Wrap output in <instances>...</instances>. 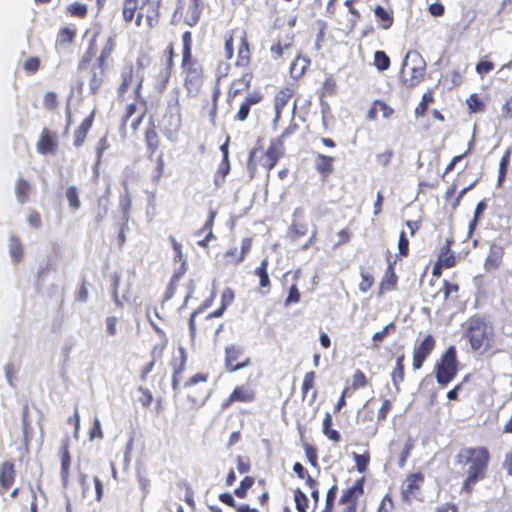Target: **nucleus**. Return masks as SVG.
Instances as JSON below:
<instances>
[{
  "label": "nucleus",
  "mask_w": 512,
  "mask_h": 512,
  "mask_svg": "<svg viewBox=\"0 0 512 512\" xmlns=\"http://www.w3.org/2000/svg\"><path fill=\"white\" fill-rule=\"evenodd\" d=\"M293 38L292 35H286L284 39L279 38L270 48L273 57L281 58L284 52L292 47Z\"/></svg>",
  "instance_id": "nucleus-45"
},
{
  "label": "nucleus",
  "mask_w": 512,
  "mask_h": 512,
  "mask_svg": "<svg viewBox=\"0 0 512 512\" xmlns=\"http://www.w3.org/2000/svg\"><path fill=\"white\" fill-rule=\"evenodd\" d=\"M425 480L424 474L415 472L408 474L401 486V495L404 501H411L420 492Z\"/></svg>",
  "instance_id": "nucleus-14"
},
{
  "label": "nucleus",
  "mask_w": 512,
  "mask_h": 512,
  "mask_svg": "<svg viewBox=\"0 0 512 512\" xmlns=\"http://www.w3.org/2000/svg\"><path fill=\"white\" fill-rule=\"evenodd\" d=\"M454 245V239L452 237L447 238L445 243L440 249L438 254L437 262L440 263L445 269L452 268L457 264V258L455 253L452 251Z\"/></svg>",
  "instance_id": "nucleus-27"
},
{
  "label": "nucleus",
  "mask_w": 512,
  "mask_h": 512,
  "mask_svg": "<svg viewBox=\"0 0 512 512\" xmlns=\"http://www.w3.org/2000/svg\"><path fill=\"white\" fill-rule=\"evenodd\" d=\"M94 117H95V111L92 110L91 113L86 118H84L81 121V123L79 124V126L75 129V131L73 133L74 147L78 148L84 144V142L87 138V135L93 125Z\"/></svg>",
  "instance_id": "nucleus-24"
},
{
  "label": "nucleus",
  "mask_w": 512,
  "mask_h": 512,
  "mask_svg": "<svg viewBox=\"0 0 512 512\" xmlns=\"http://www.w3.org/2000/svg\"><path fill=\"white\" fill-rule=\"evenodd\" d=\"M134 67L132 64L126 66L120 74V84L117 87V96L120 100L125 99V95L134 81Z\"/></svg>",
  "instance_id": "nucleus-35"
},
{
  "label": "nucleus",
  "mask_w": 512,
  "mask_h": 512,
  "mask_svg": "<svg viewBox=\"0 0 512 512\" xmlns=\"http://www.w3.org/2000/svg\"><path fill=\"white\" fill-rule=\"evenodd\" d=\"M415 441L411 436H408L402 451L397 456V463L399 467H404L407 459L409 458L412 449L414 448Z\"/></svg>",
  "instance_id": "nucleus-57"
},
{
  "label": "nucleus",
  "mask_w": 512,
  "mask_h": 512,
  "mask_svg": "<svg viewBox=\"0 0 512 512\" xmlns=\"http://www.w3.org/2000/svg\"><path fill=\"white\" fill-rule=\"evenodd\" d=\"M142 9V0H122L121 16L126 24L136 22L137 16L140 15Z\"/></svg>",
  "instance_id": "nucleus-26"
},
{
  "label": "nucleus",
  "mask_w": 512,
  "mask_h": 512,
  "mask_svg": "<svg viewBox=\"0 0 512 512\" xmlns=\"http://www.w3.org/2000/svg\"><path fill=\"white\" fill-rule=\"evenodd\" d=\"M10 256L16 263H19L24 254L23 245L20 239L16 236H12L10 238V246H9Z\"/></svg>",
  "instance_id": "nucleus-51"
},
{
  "label": "nucleus",
  "mask_w": 512,
  "mask_h": 512,
  "mask_svg": "<svg viewBox=\"0 0 512 512\" xmlns=\"http://www.w3.org/2000/svg\"><path fill=\"white\" fill-rule=\"evenodd\" d=\"M510 158H511V149H507L505 151V153L503 154V156L500 160V163H499L498 180H497L498 187H502V185L506 179L507 170H508V166L510 163Z\"/></svg>",
  "instance_id": "nucleus-49"
},
{
  "label": "nucleus",
  "mask_w": 512,
  "mask_h": 512,
  "mask_svg": "<svg viewBox=\"0 0 512 512\" xmlns=\"http://www.w3.org/2000/svg\"><path fill=\"white\" fill-rule=\"evenodd\" d=\"M404 361H405L404 353L397 356L395 367L391 373V380H392V383L397 391L400 390V384L404 381V377H405Z\"/></svg>",
  "instance_id": "nucleus-43"
},
{
  "label": "nucleus",
  "mask_w": 512,
  "mask_h": 512,
  "mask_svg": "<svg viewBox=\"0 0 512 512\" xmlns=\"http://www.w3.org/2000/svg\"><path fill=\"white\" fill-rule=\"evenodd\" d=\"M120 280L121 275L118 272H114L110 277L112 298L117 307H122L123 305L119 296Z\"/></svg>",
  "instance_id": "nucleus-59"
},
{
  "label": "nucleus",
  "mask_w": 512,
  "mask_h": 512,
  "mask_svg": "<svg viewBox=\"0 0 512 512\" xmlns=\"http://www.w3.org/2000/svg\"><path fill=\"white\" fill-rule=\"evenodd\" d=\"M182 117L179 109L168 110L163 117V133L170 141H174L181 129Z\"/></svg>",
  "instance_id": "nucleus-17"
},
{
  "label": "nucleus",
  "mask_w": 512,
  "mask_h": 512,
  "mask_svg": "<svg viewBox=\"0 0 512 512\" xmlns=\"http://www.w3.org/2000/svg\"><path fill=\"white\" fill-rule=\"evenodd\" d=\"M374 14L381 29L388 30L393 26L394 12L391 8L386 9L381 5H377L374 8Z\"/></svg>",
  "instance_id": "nucleus-39"
},
{
  "label": "nucleus",
  "mask_w": 512,
  "mask_h": 512,
  "mask_svg": "<svg viewBox=\"0 0 512 512\" xmlns=\"http://www.w3.org/2000/svg\"><path fill=\"white\" fill-rule=\"evenodd\" d=\"M60 461H61V479L64 486L69 482L70 477V466L71 456L69 452V439H64L61 443L60 450Z\"/></svg>",
  "instance_id": "nucleus-30"
},
{
  "label": "nucleus",
  "mask_w": 512,
  "mask_h": 512,
  "mask_svg": "<svg viewBox=\"0 0 512 512\" xmlns=\"http://www.w3.org/2000/svg\"><path fill=\"white\" fill-rule=\"evenodd\" d=\"M202 11V0H189L186 5L179 1L173 13V19L179 17L185 25L194 27L200 21Z\"/></svg>",
  "instance_id": "nucleus-7"
},
{
  "label": "nucleus",
  "mask_w": 512,
  "mask_h": 512,
  "mask_svg": "<svg viewBox=\"0 0 512 512\" xmlns=\"http://www.w3.org/2000/svg\"><path fill=\"white\" fill-rule=\"evenodd\" d=\"M230 171V164L228 158V150H225L223 159L219 165L218 171L215 177V185L220 186L224 181L225 177L228 175Z\"/></svg>",
  "instance_id": "nucleus-54"
},
{
  "label": "nucleus",
  "mask_w": 512,
  "mask_h": 512,
  "mask_svg": "<svg viewBox=\"0 0 512 512\" xmlns=\"http://www.w3.org/2000/svg\"><path fill=\"white\" fill-rule=\"evenodd\" d=\"M144 141L148 153V157L152 158L156 151L159 149L161 140L157 132L156 126L151 121L144 131Z\"/></svg>",
  "instance_id": "nucleus-28"
},
{
  "label": "nucleus",
  "mask_w": 512,
  "mask_h": 512,
  "mask_svg": "<svg viewBox=\"0 0 512 512\" xmlns=\"http://www.w3.org/2000/svg\"><path fill=\"white\" fill-rule=\"evenodd\" d=\"M187 354L183 347L178 348V355L171 359L172 367L171 386L174 392L180 390V383L183 379V373L186 370Z\"/></svg>",
  "instance_id": "nucleus-13"
},
{
  "label": "nucleus",
  "mask_w": 512,
  "mask_h": 512,
  "mask_svg": "<svg viewBox=\"0 0 512 512\" xmlns=\"http://www.w3.org/2000/svg\"><path fill=\"white\" fill-rule=\"evenodd\" d=\"M435 101L432 90H428L422 96L420 103L416 106L414 113L417 117H422L427 113L429 104Z\"/></svg>",
  "instance_id": "nucleus-50"
},
{
  "label": "nucleus",
  "mask_w": 512,
  "mask_h": 512,
  "mask_svg": "<svg viewBox=\"0 0 512 512\" xmlns=\"http://www.w3.org/2000/svg\"><path fill=\"white\" fill-rule=\"evenodd\" d=\"M368 383H369V381H368V378L366 377L365 373L362 370L357 369L353 373L352 384H351L350 389L355 391V390L366 387L368 385Z\"/></svg>",
  "instance_id": "nucleus-63"
},
{
  "label": "nucleus",
  "mask_w": 512,
  "mask_h": 512,
  "mask_svg": "<svg viewBox=\"0 0 512 512\" xmlns=\"http://www.w3.org/2000/svg\"><path fill=\"white\" fill-rule=\"evenodd\" d=\"M310 61L304 57H297L291 65V74L295 78L301 77L308 68Z\"/></svg>",
  "instance_id": "nucleus-55"
},
{
  "label": "nucleus",
  "mask_w": 512,
  "mask_h": 512,
  "mask_svg": "<svg viewBox=\"0 0 512 512\" xmlns=\"http://www.w3.org/2000/svg\"><path fill=\"white\" fill-rule=\"evenodd\" d=\"M76 35L77 29L73 25L61 27L57 33L56 46L64 47L72 44Z\"/></svg>",
  "instance_id": "nucleus-41"
},
{
  "label": "nucleus",
  "mask_w": 512,
  "mask_h": 512,
  "mask_svg": "<svg viewBox=\"0 0 512 512\" xmlns=\"http://www.w3.org/2000/svg\"><path fill=\"white\" fill-rule=\"evenodd\" d=\"M378 111L382 113L383 118H390L394 114V109L383 100H374L369 108L366 118L375 121L378 118Z\"/></svg>",
  "instance_id": "nucleus-36"
},
{
  "label": "nucleus",
  "mask_w": 512,
  "mask_h": 512,
  "mask_svg": "<svg viewBox=\"0 0 512 512\" xmlns=\"http://www.w3.org/2000/svg\"><path fill=\"white\" fill-rule=\"evenodd\" d=\"M294 501L298 512H307L309 500L299 488L294 490Z\"/></svg>",
  "instance_id": "nucleus-64"
},
{
  "label": "nucleus",
  "mask_w": 512,
  "mask_h": 512,
  "mask_svg": "<svg viewBox=\"0 0 512 512\" xmlns=\"http://www.w3.org/2000/svg\"><path fill=\"white\" fill-rule=\"evenodd\" d=\"M252 62V45L246 31H242L239 37V44L236 51V60L234 66L246 69Z\"/></svg>",
  "instance_id": "nucleus-15"
},
{
  "label": "nucleus",
  "mask_w": 512,
  "mask_h": 512,
  "mask_svg": "<svg viewBox=\"0 0 512 512\" xmlns=\"http://www.w3.org/2000/svg\"><path fill=\"white\" fill-rule=\"evenodd\" d=\"M335 158L329 155L318 153L315 157V169L322 179H327L334 171Z\"/></svg>",
  "instance_id": "nucleus-33"
},
{
  "label": "nucleus",
  "mask_w": 512,
  "mask_h": 512,
  "mask_svg": "<svg viewBox=\"0 0 512 512\" xmlns=\"http://www.w3.org/2000/svg\"><path fill=\"white\" fill-rule=\"evenodd\" d=\"M252 79L253 73L251 71L244 72L239 78L234 79L227 91V102L231 104L233 99L248 91L251 87Z\"/></svg>",
  "instance_id": "nucleus-19"
},
{
  "label": "nucleus",
  "mask_w": 512,
  "mask_h": 512,
  "mask_svg": "<svg viewBox=\"0 0 512 512\" xmlns=\"http://www.w3.org/2000/svg\"><path fill=\"white\" fill-rule=\"evenodd\" d=\"M285 152L284 144L281 143V139H272L270 141L269 147L264 153V161L262 166L270 172L280 158L283 157Z\"/></svg>",
  "instance_id": "nucleus-18"
},
{
  "label": "nucleus",
  "mask_w": 512,
  "mask_h": 512,
  "mask_svg": "<svg viewBox=\"0 0 512 512\" xmlns=\"http://www.w3.org/2000/svg\"><path fill=\"white\" fill-rule=\"evenodd\" d=\"M268 267L269 259L268 257H266L262 259L260 265L257 266L253 271V274L259 279V291L263 294L268 293L271 289V281L268 274Z\"/></svg>",
  "instance_id": "nucleus-32"
},
{
  "label": "nucleus",
  "mask_w": 512,
  "mask_h": 512,
  "mask_svg": "<svg viewBox=\"0 0 512 512\" xmlns=\"http://www.w3.org/2000/svg\"><path fill=\"white\" fill-rule=\"evenodd\" d=\"M98 36V33H95L90 40L89 46L84 53V55L81 57V59L78 62L77 70L79 72L87 71L92 65L91 61L93 57L95 56L96 52V38Z\"/></svg>",
  "instance_id": "nucleus-40"
},
{
  "label": "nucleus",
  "mask_w": 512,
  "mask_h": 512,
  "mask_svg": "<svg viewBox=\"0 0 512 512\" xmlns=\"http://www.w3.org/2000/svg\"><path fill=\"white\" fill-rule=\"evenodd\" d=\"M150 323H151L152 327L155 329V331L158 334H160V336H161V341L159 343L155 344L151 349L152 360L157 361L162 358L164 350L166 349L168 340H167L166 335L163 330H161L151 320H150Z\"/></svg>",
  "instance_id": "nucleus-44"
},
{
  "label": "nucleus",
  "mask_w": 512,
  "mask_h": 512,
  "mask_svg": "<svg viewBox=\"0 0 512 512\" xmlns=\"http://www.w3.org/2000/svg\"><path fill=\"white\" fill-rule=\"evenodd\" d=\"M262 150V145H261V140L259 139L256 143V146L253 147L251 150H250V153H249V157H248V161H247V168L249 170V173H250V177L251 178H254L255 175H256V172H257V163L255 161V157L257 155L258 152H260Z\"/></svg>",
  "instance_id": "nucleus-58"
},
{
  "label": "nucleus",
  "mask_w": 512,
  "mask_h": 512,
  "mask_svg": "<svg viewBox=\"0 0 512 512\" xmlns=\"http://www.w3.org/2000/svg\"><path fill=\"white\" fill-rule=\"evenodd\" d=\"M30 192H31L30 183L23 178H19L15 184V194H16L17 200L21 204L26 203L28 201Z\"/></svg>",
  "instance_id": "nucleus-48"
},
{
  "label": "nucleus",
  "mask_w": 512,
  "mask_h": 512,
  "mask_svg": "<svg viewBox=\"0 0 512 512\" xmlns=\"http://www.w3.org/2000/svg\"><path fill=\"white\" fill-rule=\"evenodd\" d=\"M405 67H407V63H404L403 69H402V82L407 87H415L418 84H420L425 75V65L422 64L420 66H414L408 69L406 72Z\"/></svg>",
  "instance_id": "nucleus-25"
},
{
  "label": "nucleus",
  "mask_w": 512,
  "mask_h": 512,
  "mask_svg": "<svg viewBox=\"0 0 512 512\" xmlns=\"http://www.w3.org/2000/svg\"><path fill=\"white\" fill-rule=\"evenodd\" d=\"M106 67L107 65L96 61V63L92 64V66L87 70L88 86L91 94H97L103 85L106 76Z\"/></svg>",
  "instance_id": "nucleus-20"
},
{
  "label": "nucleus",
  "mask_w": 512,
  "mask_h": 512,
  "mask_svg": "<svg viewBox=\"0 0 512 512\" xmlns=\"http://www.w3.org/2000/svg\"><path fill=\"white\" fill-rule=\"evenodd\" d=\"M253 245V238L252 237H245L241 241V249L238 250L237 247H233L228 249L224 257L227 259V262L238 265L242 263L247 255L250 253Z\"/></svg>",
  "instance_id": "nucleus-21"
},
{
  "label": "nucleus",
  "mask_w": 512,
  "mask_h": 512,
  "mask_svg": "<svg viewBox=\"0 0 512 512\" xmlns=\"http://www.w3.org/2000/svg\"><path fill=\"white\" fill-rule=\"evenodd\" d=\"M391 61L386 52L378 50L374 54V65L379 71H385L390 67Z\"/></svg>",
  "instance_id": "nucleus-62"
},
{
  "label": "nucleus",
  "mask_w": 512,
  "mask_h": 512,
  "mask_svg": "<svg viewBox=\"0 0 512 512\" xmlns=\"http://www.w3.org/2000/svg\"><path fill=\"white\" fill-rule=\"evenodd\" d=\"M116 48V37L114 35L109 36L100 51L97 61L101 64L107 65L108 61Z\"/></svg>",
  "instance_id": "nucleus-47"
},
{
  "label": "nucleus",
  "mask_w": 512,
  "mask_h": 512,
  "mask_svg": "<svg viewBox=\"0 0 512 512\" xmlns=\"http://www.w3.org/2000/svg\"><path fill=\"white\" fill-rule=\"evenodd\" d=\"M470 113H481L485 111L486 105L478 94H471L466 100Z\"/></svg>",
  "instance_id": "nucleus-56"
},
{
  "label": "nucleus",
  "mask_w": 512,
  "mask_h": 512,
  "mask_svg": "<svg viewBox=\"0 0 512 512\" xmlns=\"http://www.w3.org/2000/svg\"><path fill=\"white\" fill-rule=\"evenodd\" d=\"M142 84H143V79L141 78L138 81L136 87L134 88L135 99L139 101L140 106H141L140 113L134 119H132V121L130 123V127L134 132H136L139 129V127L146 115L147 101L141 94Z\"/></svg>",
  "instance_id": "nucleus-34"
},
{
  "label": "nucleus",
  "mask_w": 512,
  "mask_h": 512,
  "mask_svg": "<svg viewBox=\"0 0 512 512\" xmlns=\"http://www.w3.org/2000/svg\"><path fill=\"white\" fill-rule=\"evenodd\" d=\"M364 493V478L354 482L351 487L345 489L339 499V502H352L358 504L359 497Z\"/></svg>",
  "instance_id": "nucleus-38"
},
{
  "label": "nucleus",
  "mask_w": 512,
  "mask_h": 512,
  "mask_svg": "<svg viewBox=\"0 0 512 512\" xmlns=\"http://www.w3.org/2000/svg\"><path fill=\"white\" fill-rule=\"evenodd\" d=\"M255 480L251 476H246L241 480L240 485L234 490V495L240 499L247 497L249 489L253 486Z\"/></svg>",
  "instance_id": "nucleus-61"
},
{
  "label": "nucleus",
  "mask_w": 512,
  "mask_h": 512,
  "mask_svg": "<svg viewBox=\"0 0 512 512\" xmlns=\"http://www.w3.org/2000/svg\"><path fill=\"white\" fill-rule=\"evenodd\" d=\"M457 349L455 346H449L435 363L434 373L437 383L441 387H446L458 373Z\"/></svg>",
  "instance_id": "nucleus-4"
},
{
  "label": "nucleus",
  "mask_w": 512,
  "mask_h": 512,
  "mask_svg": "<svg viewBox=\"0 0 512 512\" xmlns=\"http://www.w3.org/2000/svg\"><path fill=\"white\" fill-rule=\"evenodd\" d=\"M66 12L71 17L84 19L88 15V6L84 3L73 2L67 6Z\"/></svg>",
  "instance_id": "nucleus-53"
},
{
  "label": "nucleus",
  "mask_w": 512,
  "mask_h": 512,
  "mask_svg": "<svg viewBox=\"0 0 512 512\" xmlns=\"http://www.w3.org/2000/svg\"><path fill=\"white\" fill-rule=\"evenodd\" d=\"M332 425V415L329 412H326L322 422V432L329 440L338 443L341 440V435L337 430L332 428Z\"/></svg>",
  "instance_id": "nucleus-46"
},
{
  "label": "nucleus",
  "mask_w": 512,
  "mask_h": 512,
  "mask_svg": "<svg viewBox=\"0 0 512 512\" xmlns=\"http://www.w3.org/2000/svg\"><path fill=\"white\" fill-rule=\"evenodd\" d=\"M183 86L188 96L196 97L200 94L205 80L204 67L181 70Z\"/></svg>",
  "instance_id": "nucleus-10"
},
{
  "label": "nucleus",
  "mask_w": 512,
  "mask_h": 512,
  "mask_svg": "<svg viewBox=\"0 0 512 512\" xmlns=\"http://www.w3.org/2000/svg\"><path fill=\"white\" fill-rule=\"evenodd\" d=\"M182 49L180 70L204 67L200 60L193 53L192 32L187 30L181 35Z\"/></svg>",
  "instance_id": "nucleus-9"
},
{
  "label": "nucleus",
  "mask_w": 512,
  "mask_h": 512,
  "mask_svg": "<svg viewBox=\"0 0 512 512\" xmlns=\"http://www.w3.org/2000/svg\"><path fill=\"white\" fill-rule=\"evenodd\" d=\"M161 5L162 0H142V9L137 16L135 26L140 27L144 23L149 29L156 27L161 17Z\"/></svg>",
  "instance_id": "nucleus-8"
},
{
  "label": "nucleus",
  "mask_w": 512,
  "mask_h": 512,
  "mask_svg": "<svg viewBox=\"0 0 512 512\" xmlns=\"http://www.w3.org/2000/svg\"><path fill=\"white\" fill-rule=\"evenodd\" d=\"M58 146L59 141L57 133L44 127L36 143L37 152L42 155L55 154L58 150Z\"/></svg>",
  "instance_id": "nucleus-16"
},
{
  "label": "nucleus",
  "mask_w": 512,
  "mask_h": 512,
  "mask_svg": "<svg viewBox=\"0 0 512 512\" xmlns=\"http://www.w3.org/2000/svg\"><path fill=\"white\" fill-rule=\"evenodd\" d=\"M257 398V392L252 385L245 383L237 385L230 395L221 403L222 409H228L234 403H252Z\"/></svg>",
  "instance_id": "nucleus-11"
},
{
  "label": "nucleus",
  "mask_w": 512,
  "mask_h": 512,
  "mask_svg": "<svg viewBox=\"0 0 512 512\" xmlns=\"http://www.w3.org/2000/svg\"><path fill=\"white\" fill-rule=\"evenodd\" d=\"M263 98L264 96L260 91H253L248 93L241 102L239 109L234 116V119L240 122L247 120L251 107L262 102Z\"/></svg>",
  "instance_id": "nucleus-22"
},
{
  "label": "nucleus",
  "mask_w": 512,
  "mask_h": 512,
  "mask_svg": "<svg viewBox=\"0 0 512 512\" xmlns=\"http://www.w3.org/2000/svg\"><path fill=\"white\" fill-rule=\"evenodd\" d=\"M15 481V468L11 461L0 465V494L7 492Z\"/></svg>",
  "instance_id": "nucleus-29"
},
{
  "label": "nucleus",
  "mask_w": 512,
  "mask_h": 512,
  "mask_svg": "<svg viewBox=\"0 0 512 512\" xmlns=\"http://www.w3.org/2000/svg\"><path fill=\"white\" fill-rule=\"evenodd\" d=\"M491 455L485 446L463 447L455 456V464L460 466L466 477L461 490L471 494L475 485L486 478Z\"/></svg>",
  "instance_id": "nucleus-1"
},
{
  "label": "nucleus",
  "mask_w": 512,
  "mask_h": 512,
  "mask_svg": "<svg viewBox=\"0 0 512 512\" xmlns=\"http://www.w3.org/2000/svg\"><path fill=\"white\" fill-rule=\"evenodd\" d=\"M370 453L366 451L363 454L353 452V459L355 461L356 469L359 473H364L368 469L370 463Z\"/></svg>",
  "instance_id": "nucleus-60"
},
{
  "label": "nucleus",
  "mask_w": 512,
  "mask_h": 512,
  "mask_svg": "<svg viewBox=\"0 0 512 512\" xmlns=\"http://www.w3.org/2000/svg\"><path fill=\"white\" fill-rule=\"evenodd\" d=\"M398 277L394 270L393 263H390L385 271V274L379 284V295L386 292L393 291L397 288Z\"/></svg>",
  "instance_id": "nucleus-37"
},
{
  "label": "nucleus",
  "mask_w": 512,
  "mask_h": 512,
  "mask_svg": "<svg viewBox=\"0 0 512 512\" xmlns=\"http://www.w3.org/2000/svg\"><path fill=\"white\" fill-rule=\"evenodd\" d=\"M109 142L107 136H103L99 139L96 145V161L94 163V171L98 174V169L102 164L104 152L109 148Z\"/></svg>",
  "instance_id": "nucleus-52"
},
{
  "label": "nucleus",
  "mask_w": 512,
  "mask_h": 512,
  "mask_svg": "<svg viewBox=\"0 0 512 512\" xmlns=\"http://www.w3.org/2000/svg\"><path fill=\"white\" fill-rule=\"evenodd\" d=\"M463 338L475 352H487L494 345V327L485 316L473 315L466 321Z\"/></svg>",
  "instance_id": "nucleus-2"
},
{
  "label": "nucleus",
  "mask_w": 512,
  "mask_h": 512,
  "mask_svg": "<svg viewBox=\"0 0 512 512\" xmlns=\"http://www.w3.org/2000/svg\"><path fill=\"white\" fill-rule=\"evenodd\" d=\"M503 256L504 248L500 245L492 244L484 262L485 270L487 272L497 270L502 264Z\"/></svg>",
  "instance_id": "nucleus-31"
},
{
  "label": "nucleus",
  "mask_w": 512,
  "mask_h": 512,
  "mask_svg": "<svg viewBox=\"0 0 512 512\" xmlns=\"http://www.w3.org/2000/svg\"><path fill=\"white\" fill-rule=\"evenodd\" d=\"M209 373L198 372L188 378L182 385L180 390L192 408L203 406L211 395V389L208 384Z\"/></svg>",
  "instance_id": "nucleus-3"
},
{
  "label": "nucleus",
  "mask_w": 512,
  "mask_h": 512,
  "mask_svg": "<svg viewBox=\"0 0 512 512\" xmlns=\"http://www.w3.org/2000/svg\"><path fill=\"white\" fill-rule=\"evenodd\" d=\"M224 365L226 371L232 373L251 365V358L245 354L243 346L230 344L225 347Z\"/></svg>",
  "instance_id": "nucleus-6"
},
{
  "label": "nucleus",
  "mask_w": 512,
  "mask_h": 512,
  "mask_svg": "<svg viewBox=\"0 0 512 512\" xmlns=\"http://www.w3.org/2000/svg\"><path fill=\"white\" fill-rule=\"evenodd\" d=\"M294 94H295V89L292 85L282 87L281 89H279L276 92L274 99H273L274 110H275L274 121H278L281 118L283 109L286 107V105L292 99Z\"/></svg>",
  "instance_id": "nucleus-23"
},
{
  "label": "nucleus",
  "mask_w": 512,
  "mask_h": 512,
  "mask_svg": "<svg viewBox=\"0 0 512 512\" xmlns=\"http://www.w3.org/2000/svg\"><path fill=\"white\" fill-rule=\"evenodd\" d=\"M435 347L436 340L431 334L426 335L420 343L415 344L413 348L412 362L414 370H419L422 368L424 362L431 355Z\"/></svg>",
  "instance_id": "nucleus-12"
},
{
  "label": "nucleus",
  "mask_w": 512,
  "mask_h": 512,
  "mask_svg": "<svg viewBox=\"0 0 512 512\" xmlns=\"http://www.w3.org/2000/svg\"><path fill=\"white\" fill-rule=\"evenodd\" d=\"M175 56V46L171 41L163 50L160 67L154 75L155 87L160 92H163L167 88L173 75L175 68Z\"/></svg>",
  "instance_id": "nucleus-5"
},
{
  "label": "nucleus",
  "mask_w": 512,
  "mask_h": 512,
  "mask_svg": "<svg viewBox=\"0 0 512 512\" xmlns=\"http://www.w3.org/2000/svg\"><path fill=\"white\" fill-rule=\"evenodd\" d=\"M316 378H317V375H316L315 371H309V372L305 373L303 382H302V386H301V394H302L303 400L306 398V396L308 395V393L311 390H313L312 395H311V401L316 400V398H317V391L315 390Z\"/></svg>",
  "instance_id": "nucleus-42"
}]
</instances>
